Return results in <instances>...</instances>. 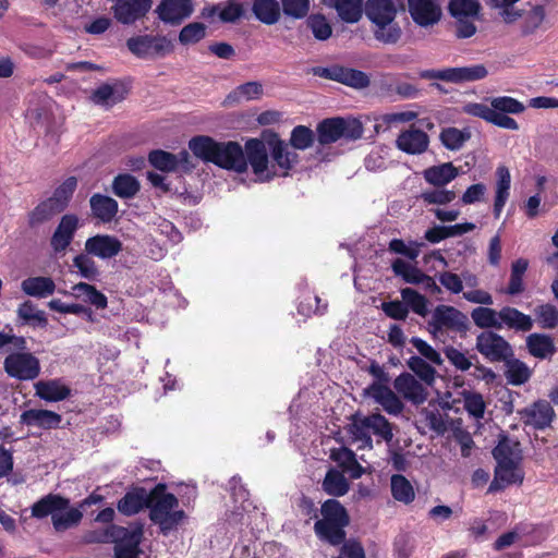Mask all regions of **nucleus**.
Here are the masks:
<instances>
[{
	"mask_svg": "<svg viewBox=\"0 0 558 558\" xmlns=\"http://www.w3.org/2000/svg\"><path fill=\"white\" fill-rule=\"evenodd\" d=\"M314 133L304 125L291 132L290 144L272 136L267 142L251 138L245 143L246 154L258 182H268L277 177H287L299 161L294 149L304 150L312 146Z\"/></svg>",
	"mask_w": 558,
	"mask_h": 558,
	"instance_id": "f257e3e1",
	"label": "nucleus"
},
{
	"mask_svg": "<svg viewBox=\"0 0 558 558\" xmlns=\"http://www.w3.org/2000/svg\"><path fill=\"white\" fill-rule=\"evenodd\" d=\"M189 148L197 158L239 173L250 165L246 151L236 142H216L209 136H196L190 141Z\"/></svg>",
	"mask_w": 558,
	"mask_h": 558,
	"instance_id": "f03ea898",
	"label": "nucleus"
},
{
	"mask_svg": "<svg viewBox=\"0 0 558 558\" xmlns=\"http://www.w3.org/2000/svg\"><path fill=\"white\" fill-rule=\"evenodd\" d=\"M322 518L314 524L317 537L332 546L345 539V526L350 522L345 508L336 499L326 500L320 508Z\"/></svg>",
	"mask_w": 558,
	"mask_h": 558,
	"instance_id": "7ed1b4c3",
	"label": "nucleus"
},
{
	"mask_svg": "<svg viewBox=\"0 0 558 558\" xmlns=\"http://www.w3.org/2000/svg\"><path fill=\"white\" fill-rule=\"evenodd\" d=\"M397 4L393 0H367L365 13L374 24V36L384 44H396L401 37V28L395 22Z\"/></svg>",
	"mask_w": 558,
	"mask_h": 558,
	"instance_id": "20e7f679",
	"label": "nucleus"
},
{
	"mask_svg": "<svg viewBox=\"0 0 558 558\" xmlns=\"http://www.w3.org/2000/svg\"><path fill=\"white\" fill-rule=\"evenodd\" d=\"M149 518L166 535L174 530L184 519V511L179 509V501L173 494L167 493L163 485H158L150 494Z\"/></svg>",
	"mask_w": 558,
	"mask_h": 558,
	"instance_id": "39448f33",
	"label": "nucleus"
},
{
	"mask_svg": "<svg viewBox=\"0 0 558 558\" xmlns=\"http://www.w3.org/2000/svg\"><path fill=\"white\" fill-rule=\"evenodd\" d=\"M468 329V317L451 305H437L427 322V330L435 340L446 341V333L464 332Z\"/></svg>",
	"mask_w": 558,
	"mask_h": 558,
	"instance_id": "423d86ee",
	"label": "nucleus"
},
{
	"mask_svg": "<svg viewBox=\"0 0 558 558\" xmlns=\"http://www.w3.org/2000/svg\"><path fill=\"white\" fill-rule=\"evenodd\" d=\"M363 135V125L357 119L330 118L317 126V138L323 145L335 143L341 138L355 141Z\"/></svg>",
	"mask_w": 558,
	"mask_h": 558,
	"instance_id": "0eeeda50",
	"label": "nucleus"
},
{
	"mask_svg": "<svg viewBox=\"0 0 558 558\" xmlns=\"http://www.w3.org/2000/svg\"><path fill=\"white\" fill-rule=\"evenodd\" d=\"M131 53L141 59L163 58L174 50L173 41L161 35H137L126 40Z\"/></svg>",
	"mask_w": 558,
	"mask_h": 558,
	"instance_id": "6e6552de",
	"label": "nucleus"
},
{
	"mask_svg": "<svg viewBox=\"0 0 558 558\" xmlns=\"http://www.w3.org/2000/svg\"><path fill=\"white\" fill-rule=\"evenodd\" d=\"M481 4L477 0H450L449 12L457 24L458 38H469L476 33L474 20L478 16Z\"/></svg>",
	"mask_w": 558,
	"mask_h": 558,
	"instance_id": "1a4fd4ad",
	"label": "nucleus"
},
{
	"mask_svg": "<svg viewBox=\"0 0 558 558\" xmlns=\"http://www.w3.org/2000/svg\"><path fill=\"white\" fill-rule=\"evenodd\" d=\"M5 373L17 380L29 381L36 379L40 374V362L38 357L29 352H13L3 362Z\"/></svg>",
	"mask_w": 558,
	"mask_h": 558,
	"instance_id": "9d476101",
	"label": "nucleus"
},
{
	"mask_svg": "<svg viewBox=\"0 0 558 558\" xmlns=\"http://www.w3.org/2000/svg\"><path fill=\"white\" fill-rule=\"evenodd\" d=\"M487 70L483 64L471 66L446 68L440 70H423L418 73L421 78L439 80L444 82L460 84L464 82L478 81L487 76Z\"/></svg>",
	"mask_w": 558,
	"mask_h": 558,
	"instance_id": "9b49d317",
	"label": "nucleus"
},
{
	"mask_svg": "<svg viewBox=\"0 0 558 558\" xmlns=\"http://www.w3.org/2000/svg\"><path fill=\"white\" fill-rule=\"evenodd\" d=\"M476 349L492 362L507 361L512 355L510 344L493 331H484L477 336Z\"/></svg>",
	"mask_w": 558,
	"mask_h": 558,
	"instance_id": "f8f14e48",
	"label": "nucleus"
},
{
	"mask_svg": "<svg viewBox=\"0 0 558 558\" xmlns=\"http://www.w3.org/2000/svg\"><path fill=\"white\" fill-rule=\"evenodd\" d=\"M151 5L153 0H116L111 9L119 23L132 25L144 19Z\"/></svg>",
	"mask_w": 558,
	"mask_h": 558,
	"instance_id": "ddd939ff",
	"label": "nucleus"
},
{
	"mask_svg": "<svg viewBox=\"0 0 558 558\" xmlns=\"http://www.w3.org/2000/svg\"><path fill=\"white\" fill-rule=\"evenodd\" d=\"M314 74L354 88H364L369 84L368 76L364 72L339 65L315 68Z\"/></svg>",
	"mask_w": 558,
	"mask_h": 558,
	"instance_id": "4468645a",
	"label": "nucleus"
},
{
	"mask_svg": "<svg viewBox=\"0 0 558 558\" xmlns=\"http://www.w3.org/2000/svg\"><path fill=\"white\" fill-rule=\"evenodd\" d=\"M194 11L192 0H162L156 8L158 17L166 24L179 25Z\"/></svg>",
	"mask_w": 558,
	"mask_h": 558,
	"instance_id": "2eb2a0df",
	"label": "nucleus"
},
{
	"mask_svg": "<svg viewBox=\"0 0 558 558\" xmlns=\"http://www.w3.org/2000/svg\"><path fill=\"white\" fill-rule=\"evenodd\" d=\"M408 7L412 20L422 27L432 26L441 17L438 0H408Z\"/></svg>",
	"mask_w": 558,
	"mask_h": 558,
	"instance_id": "dca6fc26",
	"label": "nucleus"
},
{
	"mask_svg": "<svg viewBox=\"0 0 558 558\" xmlns=\"http://www.w3.org/2000/svg\"><path fill=\"white\" fill-rule=\"evenodd\" d=\"M393 388L403 399L415 405L424 403L428 396L425 385L410 373L400 374L393 380Z\"/></svg>",
	"mask_w": 558,
	"mask_h": 558,
	"instance_id": "f3484780",
	"label": "nucleus"
},
{
	"mask_svg": "<svg viewBox=\"0 0 558 558\" xmlns=\"http://www.w3.org/2000/svg\"><path fill=\"white\" fill-rule=\"evenodd\" d=\"M122 251V242L114 235L97 234L85 242V252L101 259L116 257Z\"/></svg>",
	"mask_w": 558,
	"mask_h": 558,
	"instance_id": "a211bd4d",
	"label": "nucleus"
},
{
	"mask_svg": "<svg viewBox=\"0 0 558 558\" xmlns=\"http://www.w3.org/2000/svg\"><path fill=\"white\" fill-rule=\"evenodd\" d=\"M53 101L46 93H33L27 97L25 118L31 125L37 126L48 122Z\"/></svg>",
	"mask_w": 558,
	"mask_h": 558,
	"instance_id": "6ab92c4d",
	"label": "nucleus"
},
{
	"mask_svg": "<svg viewBox=\"0 0 558 558\" xmlns=\"http://www.w3.org/2000/svg\"><path fill=\"white\" fill-rule=\"evenodd\" d=\"M78 228V218L76 215H64L59 221L51 239L50 245L56 254L64 253L74 239Z\"/></svg>",
	"mask_w": 558,
	"mask_h": 558,
	"instance_id": "aec40b11",
	"label": "nucleus"
},
{
	"mask_svg": "<svg viewBox=\"0 0 558 558\" xmlns=\"http://www.w3.org/2000/svg\"><path fill=\"white\" fill-rule=\"evenodd\" d=\"M365 395L380 404L388 414L398 415L403 410L400 398L386 385L374 383L365 389Z\"/></svg>",
	"mask_w": 558,
	"mask_h": 558,
	"instance_id": "412c9836",
	"label": "nucleus"
},
{
	"mask_svg": "<svg viewBox=\"0 0 558 558\" xmlns=\"http://www.w3.org/2000/svg\"><path fill=\"white\" fill-rule=\"evenodd\" d=\"M396 146L405 154L421 155L428 149L429 137L424 131L411 126L398 135Z\"/></svg>",
	"mask_w": 558,
	"mask_h": 558,
	"instance_id": "4be33fe9",
	"label": "nucleus"
},
{
	"mask_svg": "<svg viewBox=\"0 0 558 558\" xmlns=\"http://www.w3.org/2000/svg\"><path fill=\"white\" fill-rule=\"evenodd\" d=\"M524 472L521 463L497 462L489 492H496L512 484H522Z\"/></svg>",
	"mask_w": 558,
	"mask_h": 558,
	"instance_id": "5701e85b",
	"label": "nucleus"
},
{
	"mask_svg": "<svg viewBox=\"0 0 558 558\" xmlns=\"http://www.w3.org/2000/svg\"><path fill=\"white\" fill-rule=\"evenodd\" d=\"M34 389L35 396L47 402L63 401L71 395L70 387L60 378L38 380Z\"/></svg>",
	"mask_w": 558,
	"mask_h": 558,
	"instance_id": "b1692460",
	"label": "nucleus"
},
{
	"mask_svg": "<svg viewBox=\"0 0 558 558\" xmlns=\"http://www.w3.org/2000/svg\"><path fill=\"white\" fill-rule=\"evenodd\" d=\"M62 417L57 412L44 409H29L20 416V422L26 426H34L43 429L59 427Z\"/></svg>",
	"mask_w": 558,
	"mask_h": 558,
	"instance_id": "393cba45",
	"label": "nucleus"
},
{
	"mask_svg": "<svg viewBox=\"0 0 558 558\" xmlns=\"http://www.w3.org/2000/svg\"><path fill=\"white\" fill-rule=\"evenodd\" d=\"M555 416L549 402L541 400L522 411V417L527 425L536 429H543L550 425Z\"/></svg>",
	"mask_w": 558,
	"mask_h": 558,
	"instance_id": "a878e982",
	"label": "nucleus"
},
{
	"mask_svg": "<svg viewBox=\"0 0 558 558\" xmlns=\"http://www.w3.org/2000/svg\"><path fill=\"white\" fill-rule=\"evenodd\" d=\"M190 159L187 150H182L178 155L165 150H154L149 154L148 160L156 169L160 171H174L178 167H186Z\"/></svg>",
	"mask_w": 558,
	"mask_h": 558,
	"instance_id": "bb28decb",
	"label": "nucleus"
},
{
	"mask_svg": "<svg viewBox=\"0 0 558 558\" xmlns=\"http://www.w3.org/2000/svg\"><path fill=\"white\" fill-rule=\"evenodd\" d=\"M126 89L120 83L102 84L92 94V101L95 105L110 108L125 98Z\"/></svg>",
	"mask_w": 558,
	"mask_h": 558,
	"instance_id": "cd10ccee",
	"label": "nucleus"
},
{
	"mask_svg": "<svg viewBox=\"0 0 558 558\" xmlns=\"http://www.w3.org/2000/svg\"><path fill=\"white\" fill-rule=\"evenodd\" d=\"M500 330L504 328L513 329L515 331H530L534 322L530 315H526L511 306L500 308Z\"/></svg>",
	"mask_w": 558,
	"mask_h": 558,
	"instance_id": "c85d7f7f",
	"label": "nucleus"
},
{
	"mask_svg": "<svg viewBox=\"0 0 558 558\" xmlns=\"http://www.w3.org/2000/svg\"><path fill=\"white\" fill-rule=\"evenodd\" d=\"M56 283L52 278L46 276H34L21 282L22 291L29 296L46 299L56 291Z\"/></svg>",
	"mask_w": 558,
	"mask_h": 558,
	"instance_id": "c756f323",
	"label": "nucleus"
},
{
	"mask_svg": "<svg viewBox=\"0 0 558 558\" xmlns=\"http://www.w3.org/2000/svg\"><path fill=\"white\" fill-rule=\"evenodd\" d=\"M496 177L494 216L499 218L510 196L511 175L507 167L500 166L496 170Z\"/></svg>",
	"mask_w": 558,
	"mask_h": 558,
	"instance_id": "7c9ffc66",
	"label": "nucleus"
},
{
	"mask_svg": "<svg viewBox=\"0 0 558 558\" xmlns=\"http://www.w3.org/2000/svg\"><path fill=\"white\" fill-rule=\"evenodd\" d=\"M92 214L101 222H111L117 214L119 205L116 199L102 194H94L89 199Z\"/></svg>",
	"mask_w": 558,
	"mask_h": 558,
	"instance_id": "2f4dec72",
	"label": "nucleus"
},
{
	"mask_svg": "<svg viewBox=\"0 0 558 558\" xmlns=\"http://www.w3.org/2000/svg\"><path fill=\"white\" fill-rule=\"evenodd\" d=\"M459 175V170L451 162L432 166L423 171L424 180L434 186L440 187L449 184Z\"/></svg>",
	"mask_w": 558,
	"mask_h": 558,
	"instance_id": "473e14b6",
	"label": "nucleus"
},
{
	"mask_svg": "<svg viewBox=\"0 0 558 558\" xmlns=\"http://www.w3.org/2000/svg\"><path fill=\"white\" fill-rule=\"evenodd\" d=\"M526 348L531 355L541 360L550 359L556 352L553 338L538 332L527 336Z\"/></svg>",
	"mask_w": 558,
	"mask_h": 558,
	"instance_id": "72a5a7b5",
	"label": "nucleus"
},
{
	"mask_svg": "<svg viewBox=\"0 0 558 558\" xmlns=\"http://www.w3.org/2000/svg\"><path fill=\"white\" fill-rule=\"evenodd\" d=\"M496 462L521 463L522 450L520 442L515 439L502 436L493 450Z\"/></svg>",
	"mask_w": 558,
	"mask_h": 558,
	"instance_id": "f704fd0d",
	"label": "nucleus"
},
{
	"mask_svg": "<svg viewBox=\"0 0 558 558\" xmlns=\"http://www.w3.org/2000/svg\"><path fill=\"white\" fill-rule=\"evenodd\" d=\"M335 8L339 17L347 23H356L362 17L363 0H322Z\"/></svg>",
	"mask_w": 558,
	"mask_h": 558,
	"instance_id": "c9c22d12",
	"label": "nucleus"
},
{
	"mask_svg": "<svg viewBox=\"0 0 558 558\" xmlns=\"http://www.w3.org/2000/svg\"><path fill=\"white\" fill-rule=\"evenodd\" d=\"M69 505V499L49 494L33 505L32 515L43 519L50 514L53 520V513H57L58 510H64Z\"/></svg>",
	"mask_w": 558,
	"mask_h": 558,
	"instance_id": "e433bc0d",
	"label": "nucleus"
},
{
	"mask_svg": "<svg viewBox=\"0 0 558 558\" xmlns=\"http://www.w3.org/2000/svg\"><path fill=\"white\" fill-rule=\"evenodd\" d=\"M149 498L144 489L128 492L118 502V511L124 515H134L148 507Z\"/></svg>",
	"mask_w": 558,
	"mask_h": 558,
	"instance_id": "4c0bfd02",
	"label": "nucleus"
},
{
	"mask_svg": "<svg viewBox=\"0 0 558 558\" xmlns=\"http://www.w3.org/2000/svg\"><path fill=\"white\" fill-rule=\"evenodd\" d=\"M72 295L98 310H104L108 305L107 296L94 286L85 282L74 284L72 287Z\"/></svg>",
	"mask_w": 558,
	"mask_h": 558,
	"instance_id": "58836bf2",
	"label": "nucleus"
},
{
	"mask_svg": "<svg viewBox=\"0 0 558 558\" xmlns=\"http://www.w3.org/2000/svg\"><path fill=\"white\" fill-rule=\"evenodd\" d=\"M218 13L219 19L226 23H232L239 20L243 13V5L238 0H229L219 5H214L203 10V16L210 17Z\"/></svg>",
	"mask_w": 558,
	"mask_h": 558,
	"instance_id": "ea45409f",
	"label": "nucleus"
},
{
	"mask_svg": "<svg viewBox=\"0 0 558 558\" xmlns=\"http://www.w3.org/2000/svg\"><path fill=\"white\" fill-rule=\"evenodd\" d=\"M252 11L255 17L266 25L276 24L281 15L280 4L277 0H255Z\"/></svg>",
	"mask_w": 558,
	"mask_h": 558,
	"instance_id": "a19ab883",
	"label": "nucleus"
},
{
	"mask_svg": "<svg viewBox=\"0 0 558 558\" xmlns=\"http://www.w3.org/2000/svg\"><path fill=\"white\" fill-rule=\"evenodd\" d=\"M490 306L492 305H485L473 308L471 318L478 328L500 330V310L496 311Z\"/></svg>",
	"mask_w": 558,
	"mask_h": 558,
	"instance_id": "79ce46f5",
	"label": "nucleus"
},
{
	"mask_svg": "<svg viewBox=\"0 0 558 558\" xmlns=\"http://www.w3.org/2000/svg\"><path fill=\"white\" fill-rule=\"evenodd\" d=\"M323 489L326 494L335 497H341L349 492V482L344 475L336 470L330 469L323 481Z\"/></svg>",
	"mask_w": 558,
	"mask_h": 558,
	"instance_id": "37998d69",
	"label": "nucleus"
},
{
	"mask_svg": "<svg viewBox=\"0 0 558 558\" xmlns=\"http://www.w3.org/2000/svg\"><path fill=\"white\" fill-rule=\"evenodd\" d=\"M471 137L469 130H460L458 128L449 126L441 130L439 140L441 144L449 150H459L463 147L465 142Z\"/></svg>",
	"mask_w": 558,
	"mask_h": 558,
	"instance_id": "c03bdc74",
	"label": "nucleus"
},
{
	"mask_svg": "<svg viewBox=\"0 0 558 558\" xmlns=\"http://www.w3.org/2000/svg\"><path fill=\"white\" fill-rule=\"evenodd\" d=\"M141 532L128 533L114 546V558H137L140 554Z\"/></svg>",
	"mask_w": 558,
	"mask_h": 558,
	"instance_id": "a18cd8bd",
	"label": "nucleus"
},
{
	"mask_svg": "<svg viewBox=\"0 0 558 558\" xmlns=\"http://www.w3.org/2000/svg\"><path fill=\"white\" fill-rule=\"evenodd\" d=\"M352 441L359 442L357 449H372L373 441L371 437L369 427L364 417H355L348 427Z\"/></svg>",
	"mask_w": 558,
	"mask_h": 558,
	"instance_id": "49530a36",
	"label": "nucleus"
},
{
	"mask_svg": "<svg viewBox=\"0 0 558 558\" xmlns=\"http://www.w3.org/2000/svg\"><path fill=\"white\" fill-rule=\"evenodd\" d=\"M392 497L405 505L412 502L415 498V492L410 483L403 475L395 474L390 480Z\"/></svg>",
	"mask_w": 558,
	"mask_h": 558,
	"instance_id": "de8ad7c7",
	"label": "nucleus"
},
{
	"mask_svg": "<svg viewBox=\"0 0 558 558\" xmlns=\"http://www.w3.org/2000/svg\"><path fill=\"white\" fill-rule=\"evenodd\" d=\"M529 262L524 258H518L511 265L510 280L507 288V293L517 295L524 291L523 277L527 270Z\"/></svg>",
	"mask_w": 558,
	"mask_h": 558,
	"instance_id": "09e8293b",
	"label": "nucleus"
},
{
	"mask_svg": "<svg viewBox=\"0 0 558 558\" xmlns=\"http://www.w3.org/2000/svg\"><path fill=\"white\" fill-rule=\"evenodd\" d=\"M408 367L426 385L432 386L436 378V369L421 356H411L407 362Z\"/></svg>",
	"mask_w": 558,
	"mask_h": 558,
	"instance_id": "8fccbe9b",
	"label": "nucleus"
},
{
	"mask_svg": "<svg viewBox=\"0 0 558 558\" xmlns=\"http://www.w3.org/2000/svg\"><path fill=\"white\" fill-rule=\"evenodd\" d=\"M83 513L77 508H69V506L64 510H58L57 513H53V527L56 531L61 532L65 531L72 526H75L82 520Z\"/></svg>",
	"mask_w": 558,
	"mask_h": 558,
	"instance_id": "3c124183",
	"label": "nucleus"
},
{
	"mask_svg": "<svg viewBox=\"0 0 558 558\" xmlns=\"http://www.w3.org/2000/svg\"><path fill=\"white\" fill-rule=\"evenodd\" d=\"M534 316L543 329H554L558 326V308L551 303L537 305L534 308Z\"/></svg>",
	"mask_w": 558,
	"mask_h": 558,
	"instance_id": "603ef678",
	"label": "nucleus"
},
{
	"mask_svg": "<svg viewBox=\"0 0 558 558\" xmlns=\"http://www.w3.org/2000/svg\"><path fill=\"white\" fill-rule=\"evenodd\" d=\"M138 190L140 183L131 174H119L112 182L113 193L121 198H131Z\"/></svg>",
	"mask_w": 558,
	"mask_h": 558,
	"instance_id": "864d4df0",
	"label": "nucleus"
},
{
	"mask_svg": "<svg viewBox=\"0 0 558 558\" xmlns=\"http://www.w3.org/2000/svg\"><path fill=\"white\" fill-rule=\"evenodd\" d=\"M507 380L512 385H522L529 380L531 376L530 368L527 365L519 360H508L506 361V372H505Z\"/></svg>",
	"mask_w": 558,
	"mask_h": 558,
	"instance_id": "5fc2aeb1",
	"label": "nucleus"
},
{
	"mask_svg": "<svg viewBox=\"0 0 558 558\" xmlns=\"http://www.w3.org/2000/svg\"><path fill=\"white\" fill-rule=\"evenodd\" d=\"M76 178L69 177L56 189L53 195L49 197L57 205L56 209H65L76 189Z\"/></svg>",
	"mask_w": 558,
	"mask_h": 558,
	"instance_id": "6e6d98bb",
	"label": "nucleus"
},
{
	"mask_svg": "<svg viewBox=\"0 0 558 558\" xmlns=\"http://www.w3.org/2000/svg\"><path fill=\"white\" fill-rule=\"evenodd\" d=\"M401 296L405 306H409L415 314L425 317L428 314V301L412 288L401 290Z\"/></svg>",
	"mask_w": 558,
	"mask_h": 558,
	"instance_id": "4d7b16f0",
	"label": "nucleus"
},
{
	"mask_svg": "<svg viewBox=\"0 0 558 558\" xmlns=\"http://www.w3.org/2000/svg\"><path fill=\"white\" fill-rule=\"evenodd\" d=\"M392 271L396 276L401 277L407 283L416 284L420 283V278L423 274L416 266L397 258L391 265Z\"/></svg>",
	"mask_w": 558,
	"mask_h": 558,
	"instance_id": "13d9d810",
	"label": "nucleus"
},
{
	"mask_svg": "<svg viewBox=\"0 0 558 558\" xmlns=\"http://www.w3.org/2000/svg\"><path fill=\"white\" fill-rule=\"evenodd\" d=\"M365 422L367 427H369V432L379 436L385 441H391L393 434L391 429L390 423L386 420L381 414H372L365 416Z\"/></svg>",
	"mask_w": 558,
	"mask_h": 558,
	"instance_id": "bf43d9fd",
	"label": "nucleus"
},
{
	"mask_svg": "<svg viewBox=\"0 0 558 558\" xmlns=\"http://www.w3.org/2000/svg\"><path fill=\"white\" fill-rule=\"evenodd\" d=\"M546 17V11L542 5L533 7L526 14L523 16L522 21V33L524 35H530L535 33L544 23Z\"/></svg>",
	"mask_w": 558,
	"mask_h": 558,
	"instance_id": "052dcab7",
	"label": "nucleus"
},
{
	"mask_svg": "<svg viewBox=\"0 0 558 558\" xmlns=\"http://www.w3.org/2000/svg\"><path fill=\"white\" fill-rule=\"evenodd\" d=\"M57 205L50 199H46L41 202L39 205L35 207V209L29 214V225L37 226L47 220H49L52 216L58 213H61V209H56Z\"/></svg>",
	"mask_w": 558,
	"mask_h": 558,
	"instance_id": "680f3d73",
	"label": "nucleus"
},
{
	"mask_svg": "<svg viewBox=\"0 0 558 558\" xmlns=\"http://www.w3.org/2000/svg\"><path fill=\"white\" fill-rule=\"evenodd\" d=\"M490 105L494 110L504 114H519L525 110V106L521 101L509 96L495 97Z\"/></svg>",
	"mask_w": 558,
	"mask_h": 558,
	"instance_id": "e2e57ef3",
	"label": "nucleus"
},
{
	"mask_svg": "<svg viewBox=\"0 0 558 558\" xmlns=\"http://www.w3.org/2000/svg\"><path fill=\"white\" fill-rule=\"evenodd\" d=\"M463 403L465 411L476 420L484 417L486 404L482 395L468 391L463 393Z\"/></svg>",
	"mask_w": 558,
	"mask_h": 558,
	"instance_id": "0e129e2a",
	"label": "nucleus"
},
{
	"mask_svg": "<svg viewBox=\"0 0 558 558\" xmlns=\"http://www.w3.org/2000/svg\"><path fill=\"white\" fill-rule=\"evenodd\" d=\"M206 35V26L199 22H193L185 25L180 34L179 40L182 45L196 44Z\"/></svg>",
	"mask_w": 558,
	"mask_h": 558,
	"instance_id": "69168bd1",
	"label": "nucleus"
},
{
	"mask_svg": "<svg viewBox=\"0 0 558 558\" xmlns=\"http://www.w3.org/2000/svg\"><path fill=\"white\" fill-rule=\"evenodd\" d=\"M412 345L416 349V351L421 354V357H423L425 361L429 362L434 365H441L444 360L440 355V353L435 350L429 343H427L425 340L413 337L411 339Z\"/></svg>",
	"mask_w": 558,
	"mask_h": 558,
	"instance_id": "338daca9",
	"label": "nucleus"
},
{
	"mask_svg": "<svg viewBox=\"0 0 558 558\" xmlns=\"http://www.w3.org/2000/svg\"><path fill=\"white\" fill-rule=\"evenodd\" d=\"M307 24L316 39L326 40L331 36V26L324 15H311L307 20Z\"/></svg>",
	"mask_w": 558,
	"mask_h": 558,
	"instance_id": "774afa93",
	"label": "nucleus"
}]
</instances>
